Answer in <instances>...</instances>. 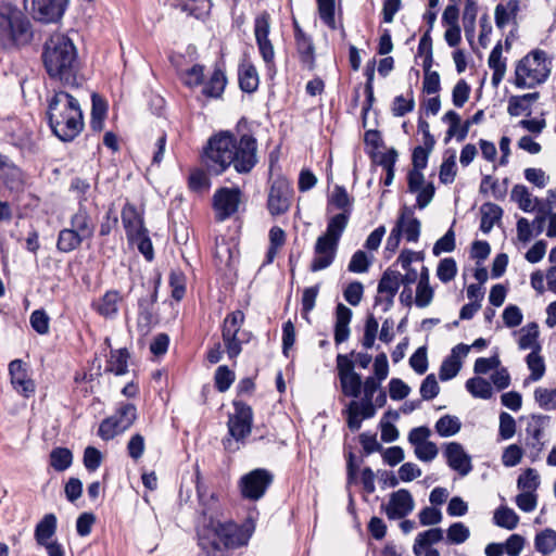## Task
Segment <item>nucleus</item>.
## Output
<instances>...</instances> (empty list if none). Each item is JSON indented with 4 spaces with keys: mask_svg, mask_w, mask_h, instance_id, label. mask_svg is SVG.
<instances>
[{
    "mask_svg": "<svg viewBox=\"0 0 556 556\" xmlns=\"http://www.w3.org/2000/svg\"><path fill=\"white\" fill-rule=\"evenodd\" d=\"M71 229L77 232L81 238L89 239L93 235V226L88 213L80 208L71 218Z\"/></svg>",
    "mask_w": 556,
    "mask_h": 556,
    "instance_id": "c756f323",
    "label": "nucleus"
},
{
    "mask_svg": "<svg viewBox=\"0 0 556 556\" xmlns=\"http://www.w3.org/2000/svg\"><path fill=\"white\" fill-rule=\"evenodd\" d=\"M511 198L518 202L519 207L526 212L531 211L534 207L530 192L527 187L522 185H516L513 188Z\"/></svg>",
    "mask_w": 556,
    "mask_h": 556,
    "instance_id": "4d7b16f0",
    "label": "nucleus"
},
{
    "mask_svg": "<svg viewBox=\"0 0 556 556\" xmlns=\"http://www.w3.org/2000/svg\"><path fill=\"white\" fill-rule=\"evenodd\" d=\"M336 362L341 392L353 399L343 410L348 427L352 431H357L364 419L372 418L377 408L387 403V394L381 384L389 375L388 357L384 353L378 354L374 361V375L364 381L355 371L354 363L349 355L338 354Z\"/></svg>",
    "mask_w": 556,
    "mask_h": 556,
    "instance_id": "f257e3e1",
    "label": "nucleus"
},
{
    "mask_svg": "<svg viewBox=\"0 0 556 556\" xmlns=\"http://www.w3.org/2000/svg\"><path fill=\"white\" fill-rule=\"evenodd\" d=\"M352 318V311L340 303L336 308V327H334V341L337 344L345 342L350 337V321Z\"/></svg>",
    "mask_w": 556,
    "mask_h": 556,
    "instance_id": "b1692460",
    "label": "nucleus"
},
{
    "mask_svg": "<svg viewBox=\"0 0 556 556\" xmlns=\"http://www.w3.org/2000/svg\"><path fill=\"white\" fill-rule=\"evenodd\" d=\"M122 220L127 232L128 239L138 238L147 230L139 213L132 205H125L122 211Z\"/></svg>",
    "mask_w": 556,
    "mask_h": 556,
    "instance_id": "5701e85b",
    "label": "nucleus"
},
{
    "mask_svg": "<svg viewBox=\"0 0 556 556\" xmlns=\"http://www.w3.org/2000/svg\"><path fill=\"white\" fill-rule=\"evenodd\" d=\"M226 77L219 70L214 71L208 83L203 88V93L207 97L218 98L224 92Z\"/></svg>",
    "mask_w": 556,
    "mask_h": 556,
    "instance_id": "79ce46f5",
    "label": "nucleus"
},
{
    "mask_svg": "<svg viewBox=\"0 0 556 556\" xmlns=\"http://www.w3.org/2000/svg\"><path fill=\"white\" fill-rule=\"evenodd\" d=\"M456 274L457 265L454 258L445 257L440 261L437 268V276L442 282H450L455 278Z\"/></svg>",
    "mask_w": 556,
    "mask_h": 556,
    "instance_id": "09e8293b",
    "label": "nucleus"
},
{
    "mask_svg": "<svg viewBox=\"0 0 556 556\" xmlns=\"http://www.w3.org/2000/svg\"><path fill=\"white\" fill-rule=\"evenodd\" d=\"M518 488L522 490V492H533L539 486V475L532 468L527 469L522 475L518 478Z\"/></svg>",
    "mask_w": 556,
    "mask_h": 556,
    "instance_id": "bf43d9fd",
    "label": "nucleus"
},
{
    "mask_svg": "<svg viewBox=\"0 0 556 556\" xmlns=\"http://www.w3.org/2000/svg\"><path fill=\"white\" fill-rule=\"evenodd\" d=\"M84 240V238L71 228H65L59 233L56 247L59 251L67 253L76 250Z\"/></svg>",
    "mask_w": 556,
    "mask_h": 556,
    "instance_id": "f704fd0d",
    "label": "nucleus"
},
{
    "mask_svg": "<svg viewBox=\"0 0 556 556\" xmlns=\"http://www.w3.org/2000/svg\"><path fill=\"white\" fill-rule=\"evenodd\" d=\"M469 536L470 530L463 522H454L446 530V541L450 544H463Z\"/></svg>",
    "mask_w": 556,
    "mask_h": 556,
    "instance_id": "49530a36",
    "label": "nucleus"
},
{
    "mask_svg": "<svg viewBox=\"0 0 556 556\" xmlns=\"http://www.w3.org/2000/svg\"><path fill=\"white\" fill-rule=\"evenodd\" d=\"M539 98V92L526 93L522 96H513L508 100L507 112L511 116H519L530 111L532 103Z\"/></svg>",
    "mask_w": 556,
    "mask_h": 556,
    "instance_id": "c85d7f7f",
    "label": "nucleus"
},
{
    "mask_svg": "<svg viewBox=\"0 0 556 556\" xmlns=\"http://www.w3.org/2000/svg\"><path fill=\"white\" fill-rule=\"evenodd\" d=\"M30 36V25L24 14L11 4H0V48L27 42Z\"/></svg>",
    "mask_w": 556,
    "mask_h": 556,
    "instance_id": "6e6552de",
    "label": "nucleus"
},
{
    "mask_svg": "<svg viewBox=\"0 0 556 556\" xmlns=\"http://www.w3.org/2000/svg\"><path fill=\"white\" fill-rule=\"evenodd\" d=\"M235 412L229 415L227 427L230 438L224 440L225 448L235 452L245 443L251 434L253 424L252 408L243 402H233Z\"/></svg>",
    "mask_w": 556,
    "mask_h": 556,
    "instance_id": "1a4fd4ad",
    "label": "nucleus"
},
{
    "mask_svg": "<svg viewBox=\"0 0 556 556\" xmlns=\"http://www.w3.org/2000/svg\"><path fill=\"white\" fill-rule=\"evenodd\" d=\"M202 506V520L197 528L198 544L205 556H231L230 552L247 546L255 531L252 519L238 525L230 519L217 517L218 498L214 493L207 494L198 486Z\"/></svg>",
    "mask_w": 556,
    "mask_h": 556,
    "instance_id": "f03ea898",
    "label": "nucleus"
},
{
    "mask_svg": "<svg viewBox=\"0 0 556 556\" xmlns=\"http://www.w3.org/2000/svg\"><path fill=\"white\" fill-rule=\"evenodd\" d=\"M242 192L239 188L223 187L215 191L213 195V208L216 219H225L237 213L241 203Z\"/></svg>",
    "mask_w": 556,
    "mask_h": 556,
    "instance_id": "ddd939ff",
    "label": "nucleus"
},
{
    "mask_svg": "<svg viewBox=\"0 0 556 556\" xmlns=\"http://www.w3.org/2000/svg\"><path fill=\"white\" fill-rule=\"evenodd\" d=\"M494 522L502 528L513 530L517 527L519 517L517 514L508 507H498L494 513Z\"/></svg>",
    "mask_w": 556,
    "mask_h": 556,
    "instance_id": "ea45409f",
    "label": "nucleus"
},
{
    "mask_svg": "<svg viewBox=\"0 0 556 556\" xmlns=\"http://www.w3.org/2000/svg\"><path fill=\"white\" fill-rule=\"evenodd\" d=\"M50 318L42 309H36L30 315V325L40 334L49 332Z\"/></svg>",
    "mask_w": 556,
    "mask_h": 556,
    "instance_id": "69168bd1",
    "label": "nucleus"
},
{
    "mask_svg": "<svg viewBox=\"0 0 556 556\" xmlns=\"http://www.w3.org/2000/svg\"><path fill=\"white\" fill-rule=\"evenodd\" d=\"M415 108V100L410 91L408 97L397 96L392 103V113L394 116L401 117L412 112Z\"/></svg>",
    "mask_w": 556,
    "mask_h": 556,
    "instance_id": "5fc2aeb1",
    "label": "nucleus"
},
{
    "mask_svg": "<svg viewBox=\"0 0 556 556\" xmlns=\"http://www.w3.org/2000/svg\"><path fill=\"white\" fill-rule=\"evenodd\" d=\"M129 354L126 349L111 352L106 369L115 375H124L127 371V359Z\"/></svg>",
    "mask_w": 556,
    "mask_h": 556,
    "instance_id": "4c0bfd02",
    "label": "nucleus"
},
{
    "mask_svg": "<svg viewBox=\"0 0 556 556\" xmlns=\"http://www.w3.org/2000/svg\"><path fill=\"white\" fill-rule=\"evenodd\" d=\"M2 176L10 189H18L24 182L22 170L11 163H2Z\"/></svg>",
    "mask_w": 556,
    "mask_h": 556,
    "instance_id": "37998d69",
    "label": "nucleus"
},
{
    "mask_svg": "<svg viewBox=\"0 0 556 556\" xmlns=\"http://www.w3.org/2000/svg\"><path fill=\"white\" fill-rule=\"evenodd\" d=\"M348 226V214L332 216L327 225L326 232L319 236L314 247V258L311 263L312 271H319L329 267L336 257L340 238Z\"/></svg>",
    "mask_w": 556,
    "mask_h": 556,
    "instance_id": "0eeeda50",
    "label": "nucleus"
},
{
    "mask_svg": "<svg viewBox=\"0 0 556 556\" xmlns=\"http://www.w3.org/2000/svg\"><path fill=\"white\" fill-rule=\"evenodd\" d=\"M466 388L472 396L484 400L490 399L493 393L490 382L480 377L469 379Z\"/></svg>",
    "mask_w": 556,
    "mask_h": 556,
    "instance_id": "a19ab883",
    "label": "nucleus"
},
{
    "mask_svg": "<svg viewBox=\"0 0 556 556\" xmlns=\"http://www.w3.org/2000/svg\"><path fill=\"white\" fill-rule=\"evenodd\" d=\"M122 300L123 296L118 291L109 290L97 302L92 303V307L104 318H115Z\"/></svg>",
    "mask_w": 556,
    "mask_h": 556,
    "instance_id": "4be33fe9",
    "label": "nucleus"
},
{
    "mask_svg": "<svg viewBox=\"0 0 556 556\" xmlns=\"http://www.w3.org/2000/svg\"><path fill=\"white\" fill-rule=\"evenodd\" d=\"M258 74L252 64H242L239 67V85L244 92H253L258 87Z\"/></svg>",
    "mask_w": 556,
    "mask_h": 556,
    "instance_id": "2f4dec72",
    "label": "nucleus"
},
{
    "mask_svg": "<svg viewBox=\"0 0 556 556\" xmlns=\"http://www.w3.org/2000/svg\"><path fill=\"white\" fill-rule=\"evenodd\" d=\"M353 200L350 198L345 188L342 186H336L328 199V206L333 205L334 207L342 210L341 214H348V219L351 214V205Z\"/></svg>",
    "mask_w": 556,
    "mask_h": 556,
    "instance_id": "72a5a7b5",
    "label": "nucleus"
},
{
    "mask_svg": "<svg viewBox=\"0 0 556 556\" xmlns=\"http://www.w3.org/2000/svg\"><path fill=\"white\" fill-rule=\"evenodd\" d=\"M320 20L330 28H336V0H317Z\"/></svg>",
    "mask_w": 556,
    "mask_h": 556,
    "instance_id": "3c124183",
    "label": "nucleus"
},
{
    "mask_svg": "<svg viewBox=\"0 0 556 556\" xmlns=\"http://www.w3.org/2000/svg\"><path fill=\"white\" fill-rule=\"evenodd\" d=\"M48 119L53 134L62 141H72L84 128L79 102L66 91H56L49 101Z\"/></svg>",
    "mask_w": 556,
    "mask_h": 556,
    "instance_id": "20e7f679",
    "label": "nucleus"
},
{
    "mask_svg": "<svg viewBox=\"0 0 556 556\" xmlns=\"http://www.w3.org/2000/svg\"><path fill=\"white\" fill-rule=\"evenodd\" d=\"M527 365L531 371L529 379L532 381L540 380L545 372V364L540 354L535 351H532L527 356Z\"/></svg>",
    "mask_w": 556,
    "mask_h": 556,
    "instance_id": "8fccbe9b",
    "label": "nucleus"
},
{
    "mask_svg": "<svg viewBox=\"0 0 556 556\" xmlns=\"http://www.w3.org/2000/svg\"><path fill=\"white\" fill-rule=\"evenodd\" d=\"M215 386L219 392H226L235 381V374L227 366H219L214 376Z\"/></svg>",
    "mask_w": 556,
    "mask_h": 556,
    "instance_id": "6e6d98bb",
    "label": "nucleus"
},
{
    "mask_svg": "<svg viewBox=\"0 0 556 556\" xmlns=\"http://www.w3.org/2000/svg\"><path fill=\"white\" fill-rule=\"evenodd\" d=\"M502 210L495 204H484L482 206V218L480 228L483 232H489L495 222L501 218Z\"/></svg>",
    "mask_w": 556,
    "mask_h": 556,
    "instance_id": "c03bdc74",
    "label": "nucleus"
},
{
    "mask_svg": "<svg viewBox=\"0 0 556 556\" xmlns=\"http://www.w3.org/2000/svg\"><path fill=\"white\" fill-rule=\"evenodd\" d=\"M67 0H33L35 16L46 23L59 20L66 7Z\"/></svg>",
    "mask_w": 556,
    "mask_h": 556,
    "instance_id": "6ab92c4d",
    "label": "nucleus"
},
{
    "mask_svg": "<svg viewBox=\"0 0 556 556\" xmlns=\"http://www.w3.org/2000/svg\"><path fill=\"white\" fill-rule=\"evenodd\" d=\"M286 242V233L285 231L278 227L274 226L269 230V243L270 247L266 254V262L271 263L274 258L276 257L277 251L279 248H281Z\"/></svg>",
    "mask_w": 556,
    "mask_h": 556,
    "instance_id": "a18cd8bd",
    "label": "nucleus"
},
{
    "mask_svg": "<svg viewBox=\"0 0 556 556\" xmlns=\"http://www.w3.org/2000/svg\"><path fill=\"white\" fill-rule=\"evenodd\" d=\"M420 222L414 217L413 211L404 207L394 228L397 229L399 233L401 236L403 235L408 242H417L420 236Z\"/></svg>",
    "mask_w": 556,
    "mask_h": 556,
    "instance_id": "412c9836",
    "label": "nucleus"
},
{
    "mask_svg": "<svg viewBox=\"0 0 556 556\" xmlns=\"http://www.w3.org/2000/svg\"><path fill=\"white\" fill-rule=\"evenodd\" d=\"M369 260L367 254L358 250L356 251L349 263L348 269L352 273L362 274L368 270Z\"/></svg>",
    "mask_w": 556,
    "mask_h": 556,
    "instance_id": "338daca9",
    "label": "nucleus"
},
{
    "mask_svg": "<svg viewBox=\"0 0 556 556\" xmlns=\"http://www.w3.org/2000/svg\"><path fill=\"white\" fill-rule=\"evenodd\" d=\"M434 291L431 288L429 282H426V278L424 280H419L416 288V298L415 304L418 307H427L430 305L433 299Z\"/></svg>",
    "mask_w": 556,
    "mask_h": 556,
    "instance_id": "864d4df0",
    "label": "nucleus"
},
{
    "mask_svg": "<svg viewBox=\"0 0 556 556\" xmlns=\"http://www.w3.org/2000/svg\"><path fill=\"white\" fill-rule=\"evenodd\" d=\"M443 540V530L441 528H432L427 531L420 532L413 546V552L416 556L421 555V549L431 544H435Z\"/></svg>",
    "mask_w": 556,
    "mask_h": 556,
    "instance_id": "7c9ffc66",
    "label": "nucleus"
},
{
    "mask_svg": "<svg viewBox=\"0 0 556 556\" xmlns=\"http://www.w3.org/2000/svg\"><path fill=\"white\" fill-rule=\"evenodd\" d=\"M519 12V0H508L506 3H500L495 8V24L498 28H504L514 22Z\"/></svg>",
    "mask_w": 556,
    "mask_h": 556,
    "instance_id": "bb28decb",
    "label": "nucleus"
},
{
    "mask_svg": "<svg viewBox=\"0 0 556 556\" xmlns=\"http://www.w3.org/2000/svg\"><path fill=\"white\" fill-rule=\"evenodd\" d=\"M188 186L194 192H201L210 187V179L202 169L191 170L188 178Z\"/></svg>",
    "mask_w": 556,
    "mask_h": 556,
    "instance_id": "680f3d73",
    "label": "nucleus"
},
{
    "mask_svg": "<svg viewBox=\"0 0 556 556\" xmlns=\"http://www.w3.org/2000/svg\"><path fill=\"white\" fill-rule=\"evenodd\" d=\"M292 188L290 182L281 177L275 179L270 186L267 206L271 215L285 214L291 204Z\"/></svg>",
    "mask_w": 556,
    "mask_h": 556,
    "instance_id": "4468645a",
    "label": "nucleus"
},
{
    "mask_svg": "<svg viewBox=\"0 0 556 556\" xmlns=\"http://www.w3.org/2000/svg\"><path fill=\"white\" fill-rule=\"evenodd\" d=\"M56 517L54 514H47L38 522L35 529V540L38 545L47 544L51 542L50 539L55 534L56 531Z\"/></svg>",
    "mask_w": 556,
    "mask_h": 556,
    "instance_id": "cd10ccee",
    "label": "nucleus"
},
{
    "mask_svg": "<svg viewBox=\"0 0 556 556\" xmlns=\"http://www.w3.org/2000/svg\"><path fill=\"white\" fill-rule=\"evenodd\" d=\"M534 546L543 555L553 553L556 549V531L548 528L538 533L534 539Z\"/></svg>",
    "mask_w": 556,
    "mask_h": 556,
    "instance_id": "c9c22d12",
    "label": "nucleus"
},
{
    "mask_svg": "<svg viewBox=\"0 0 556 556\" xmlns=\"http://www.w3.org/2000/svg\"><path fill=\"white\" fill-rule=\"evenodd\" d=\"M73 463V454L68 448L56 447L50 454V465L56 471L66 470Z\"/></svg>",
    "mask_w": 556,
    "mask_h": 556,
    "instance_id": "e433bc0d",
    "label": "nucleus"
},
{
    "mask_svg": "<svg viewBox=\"0 0 556 556\" xmlns=\"http://www.w3.org/2000/svg\"><path fill=\"white\" fill-rule=\"evenodd\" d=\"M552 68L553 58L546 51L532 50L515 66V85L518 88H535L547 80Z\"/></svg>",
    "mask_w": 556,
    "mask_h": 556,
    "instance_id": "423d86ee",
    "label": "nucleus"
},
{
    "mask_svg": "<svg viewBox=\"0 0 556 556\" xmlns=\"http://www.w3.org/2000/svg\"><path fill=\"white\" fill-rule=\"evenodd\" d=\"M489 67L493 71L492 85L497 87L503 80L506 73V59L503 58V49L501 42L492 49L489 60Z\"/></svg>",
    "mask_w": 556,
    "mask_h": 556,
    "instance_id": "393cba45",
    "label": "nucleus"
},
{
    "mask_svg": "<svg viewBox=\"0 0 556 556\" xmlns=\"http://www.w3.org/2000/svg\"><path fill=\"white\" fill-rule=\"evenodd\" d=\"M539 334L536 324H529L520 330L518 344L521 350L532 349L536 344V338Z\"/></svg>",
    "mask_w": 556,
    "mask_h": 556,
    "instance_id": "603ef678",
    "label": "nucleus"
},
{
    "mask_svg": "<svg viewBox=\"0 0 556 556\" xmlns=\"http://www.w3.org/2000/svg\"><path fill=\"white\" fill-rule=\"evenodd\" d=\"M415 507V502L406 489H400L391 493L389 502L382 508L389 519H402L409 515Z\"/></svg>",
    "mask_w": 556,
    "mask_h": 556,
    "instance_id": "dca6fc26",
    "label": "nucleus"
},
{
    "mask_svg": "<svg viewBox=\"0 0 556 556\" xmlns=\"http://www.w3.org/2000/svg\"><path fill=\"white\" fill-rule=\"evenodd\" d=\"M270 16L267 12H263L255 17L254 36L263 60L266 63L273 62L275 50L269 40Z\"/></svg>",
    "mask_w": 556,
    "mask_h": 556,
    "instance_id": "2eb2a0df",
    "label": "nucleus"
},
{
    "mask_svg": "<svg viewBox=\"0 0 556 556\" xmlns=\"http://www.w3.org/2000/svg\"><path fill=\"white\" fill-rule=\"evenodd\" d=\"M11 383L13 388L24 396L28 397L35 391L31 379L28 378L25 363L21 359H14L9 365Z\"/></svg>",
    "mask_w": 556,
    "mask_h": 556,
    "instance_id": "a211bd4d",
    "label": "nucleus"
},
{
    "mask_svg": "<svg viewBox=\"0 0 556 556\" xmlns=\"http://www.w3.org/2000/svg\"><path fill=\"white\" fill-rule=\"evenodd\" d=\"M401 281L402 274L396 270L387 269L383 273L378 283V293L384 296L387 303L386 311L393 305V300L400 289Z\"/></svg>",
    "mask_w": 556,
    "mask_h": 556,
    "instance_id": "aec40b11",
    "label": "nucleus"
},
{
    "mask_svg": "<svg viewBox=\"0 0 556 556\" xmlns=\"http://www.w3.org/2000/svg\"><path fill=\"white\" fill-rule=\"evenodd\" d=\"M295 40H296L298 51L301 54L303 62L312 64L314 48L311 42V39L299 30L295 34Z\"/></svg>",
    "mask_w": 556,
    "mask_h": 556,
    "instance_id": "13d9d810",
    "label": "nucleus"
},
{
    "mask_svg": "<svg viewBox=\"0 0 556 556\" xmlns=\"http://www.w3.org/2000/svg\"><path fill=\"white\" fill-rule=\"evenodd\" d=\"M534 400L538 405L545 409L551 410L556 408V388H536L534 390Z\"/></svg>",
    "mask_w": 556,
    "mask_h": 556,
    "instance_id": "de8ad7c7",
    "label": "nucleus"
},
{
    "mask_svg": "<svg viewBox=\"0 0 556 556\" xmlns=\"http://www.w3.org/2000/svg\"><path fill=\"white\" fill-rule=\"evenodd\" d=\"M43 62L51 78L65 86H77V51L70 38L52 35L46 42Z\"/></svg>",
    "mask_w": 556,
    "mask_h": 556,
    "instance_id": "39448f33",
    "label": "nucleus"
},
{
    "mask_svg": "<svg viewBox=\"0 0 556 556\" xmlns=\"http://www.w3.org/2000/svg\"><path fill=\"white\" fill-rule=\"evenodd\" d=\"M203 163L215 175L222 174L230 165L238 173H249L257 163L256 139L251 135L236 139L229 132H220L210 139Z\"/></svg>",
    "mask_w": 556,
    "mask_h": 556,
    "instance_id": "7ed1b4c3",
    "label": "nucleus"
},
{
    "mask_svg": "<svg viewBox=\"0 0 556 556\" xmlns=\"http://www.w3.org/2000/svg\"><path fill=\"white\" fill-rule=\"evenodd\" d=\"M137 409L132 404H122L116 413L105 418L99 427L98 434L101 439L109 441L123 433L135 422Z\"/></svg>",
    "mask_w": 556,
    "mask_h": 556,
    "instance_id": "9d476101",
    "label": "nucleus"
},
{
    "mask_svg": "<svg viewBox=\"0 0 556 556\" xmlns=\"http://www.w3.org/2000/svg\"><path fill=\"white\" fill-rule=\"evenodd\" d=\"M106 111V102L97 93H93L90 126L94 131H101L103 129Z\"/></svg>",
    "mask_w": 556,
    "mask_h": 556,
    "instance_id": "473e14b6",
    "label": "nucleus"
},
{
    "mask_svg": "<svg viewBox=\"0 0 556 556\" xmlns=\"http://www.w3.org/2000/svg\"><path fill=\"white\" fill-rule=\"evenodd\" d=\"M443 121L448 124L447 139L455 137L458 141H463L467 137L470 122L462 124L460 116L455 111H447L443 116Z\"/></svg>",
    "mask_w": 556,
    "mask_h": 556,
    "instance_id": "a878e982",
    "label": "nucleus"
},
{
    "mask_svg": "<svg viewBox=\"0 0 556 556\" xmlns=\"http://www.w3.org/2000/svg\"><path fill=\"white\" fill-rule=\"evenodd\" d=\"M470 87L465 80H459L453 88L452 99L453 104L462 108L469 99Z\"/></svg>",
    "mask_w": 556,
    "mask_h": 556,
    "instance_id": "774afa93",
    "label": "nucleus"
},
{
    "mask_svg": "<svg viewBox=\"0 0 556 556\" xmlns=\"http://www.w3.org/2000/svg\"><path fill=\"white\" fill-rule=\"evenodd\" d=\"M444 456L447 465L462 477L467 476L472 470L471 457L465 452L458 442H450L444 446Z\"/></svg>",
    "mask_w": 556,
    "mask_h": 556,
    "instance_id": "f3484780",
    "label": "nucleus"
},
{
    "mask_svg": "<svg viewBox=\"0 0 556 556\" xmlns=\"http://www.w3.org/2000/svg\"><path fill=\"white\" fill-rule=\"evenodd\" d=\"M462 422L456 416L445 415L441 417L435 424L437 432L443 437H452L459 432Z\"/></svg>",
    "mask_w": 556,
    "mask_h": 556,
    "instance_id": "58836bf2",
    "label": "nucleus"
},
{
    "mask_svg": "<svg viewBox=\"0 0 556 556\" xmlns=\"http://www.w3.org/2000/svg\"><path fill=\"white\" fill-rule=\"evenodd\" d=\"M379 324L374 315H369L365 323L364 337L362 344L365 349H371L375 344Z\"/></svg>",
    "mask_w": 556,
    "mask_h": 556,
    "instance_id": "052dcab7",
    "label": "nucleus"
},
{
    "mask_svg": "<svg viewBox=\"0 0 556 556\" xmlns=\"http://www.w3.org/2000/svg\"><path fill=\"white\" fill-rule=\"evenodd\" d=\"M364 294V286L358 281H353L346 286L343 296L348 303L356 306L361 303Z\"/></svg>",
    "mask_w": 556,
    "mask_h": 556,
    "instance_id": "0e129e2a",
    "label": "nucleus"
},
{
    "mask_svg": "<svg viewBox=\"0 0 556 556\" xmlns=\"http://www.w3.org/2000/svg\"><path fill=\"white\" fill-rule=\"evenodd\" d=\"M244 320V314L241 311H235L227 315L223 324V341L229 358H235L241 353L242 342L249 341L245 332L241 331Z\"/></svg>",
    "mask_w": 556,
    "mask_h": 556,
    "instance_id": "9b49d317",
    "label": "nucleus"
},
{
    "mask_svg": "<svg viewBox=\"0 0 556 556\" xmlns=\"http://www.w3.org/2000/svg\"><path fill=\"white\" fill-rule=\"evenodd\" d=\"M456 177L455 155L445 159L440 166L439 178L442 184H452Z\"/></svg>",
    "mask_w": 556,
    "mask_h": 556,
    "instance_id": "e2e57ef3",
    "label": "nucleus"
},
{
    "mask_svg": "<svg viewBox=\"0 0 556 556\" xmlns=\"http://www.w3.org/2000/svg\"><path fill=\"white\" fill-rule=\"evenodd\" d=\"M273 482V475L263 468L254 469L242 476L239 481L241 495L251 501H257L264 496Z\"/></svg>",
    "mask_w": 556,
    "mask_h": 556,
    "instance_id": "f8f14e48",
    "label": "nucleus"
}]
</instances>
